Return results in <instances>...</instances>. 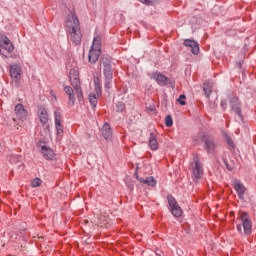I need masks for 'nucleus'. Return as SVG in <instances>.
Instances as JSON below:
<instances>
[{"label": "nucleus", "instance_id": "393cba45", "mask_svg": "<svg viewBox=\"0 0 256 256\" xmlns=\"http://www.w3.org/2000/svg\"><path fill=\"white\" fill-rule=\"evenodd\" d=\"M101 35H97L96 37H94L93 39V44H92V49H101Z\"/></svg>", "mask_w": 256, "mask_h": 256}, {"label": "nucleus", "instance_id": "4468645a", "mask_svg": "<svg viewBox=\"0 0 256 256\" xmlns=\"http://www.w3.org/2000/svg\"><path fill=\"white\" fill-rule=\"evenodd\" d=\"M234 189L238 194L239 199H245V191H247V188H245V185H243V183H241L239 180H235Z\"/></svg>", "mask_w": 256, "mask_h": 256}, {"label": "nucleus", "instance_id": "72a5a7b5", "mask_svg": "<svg viewBox=\"0 0 256 256\" xmlns=\"http://www.w3.org/2000/svg\"><path fill=\"white\" fill-rule=\"evenodd\" d=\"M94 85H95V86L101 85V80L99 79V77L94 78Z\"/></svg>", "mask_w": 256, "mask_h": 256}, {"label": "nucleus", "instance_id": "b1692460", "mask_svg": "<svg viewBox=\"0 0 256 256\" xmlns=\"http://www.w3.org/2000/svg\"><path fill=\"white\" fill-rule=\"evenodd\" d=\"M89 101H90V104L93 107V109H95V107H97V103L99 101V96H97V94H95V93H90Z\"/></svg>", "mask_w": 256, "mask_h": 256}, {"label": "nucleus", "instance_id": "2f4dec72", "mask_svg": "<svg viewBox=\"0 0 256 256\" xmlns=\"http://www.w3.org/2000/svg\"><path fill=\"white\" fill-rule=\"evenodd\" d=\"M223 163L226 169H228V171H233V166L229 165V162H227V159H223Z\"/></svg>", "mask_w": 256, "mask_h": 256}, {"label": "nucleus", "instance_id": "f3484780", "mask_svg": "<svg viewBox=\"0 0 256 256\" xmlns=\"http://www.w3.org/2000/svg\"><path fill=\"white\" fill-rule=\"evenodd\" d=\"M15 114L17 115L18 119H20L21 121H25V119H27V110H25V107L23 106V104H17L15 106Z\"/></svg>", "mask_w": 256, "mask_h": 256}, {"label": "nucleus", "instance_id": "c9c22d12", "mask_svg": "<svg viewBox=\"0 0 256 256\" xmlns=\"http://www.w3.org/2000/svg\"><path fill=\"white\" fill-rule=\"evenodd\" d=\"M141 3H144V5H149L151 3V0H139Z\"/></svg>", "mask_w": 256, "mask_h": 256}, {"label": "nucleus", "instance_id": "6e6552de", "mask_svg": "<svg viewBox=\"0 0 256 256\" xmlns=\"http://www.w3.org/2000/svg\"><path fill=\"white\" fill-rule=\"evenodd\" d=\"M167 201L172 215L174 217H181V215H183V209H181V206H179V203H177L175 197H173L171 194H168Z\"/></svg>", "mask_w": 256, "mask_h": 256}, {"label": "nucleus", "instance_id": "6ab92c4d", "mask_svg": "<svg viewBox=\"0 0 256 256\" xmlns=\"http://www.w3.org/2000/svg\"><path fill=\"white\" fill-rule=\"evenodd\" d=\"M102 136L106 141H111L113 139V130L109 123H105L102 127Z\"/></svg>", "mask_w": 256, "mask_h": 256}, {"label": "nucleus", "instance_id": "f704fd0d", "mask_svg": "<svg viewBox=\"0 0 256 256\" xmlns=\"http://www.w3.org/2000/svg\"><path fill=\"white\" fill-rule=\"evenodd\" d=\"M236 229H237L238 233H243V228H242L241 224H238Z\"/></svg>", "mask_w": 256, "mask_h": 256}, {"label": "nucleus", "instance_id": "9d476101", "mask_svg": "<svg viewBox=\"0 0 256 256\" xmlns=\"http://www.w3.org/2000/svg\"><path fill=\"white\" fill-rule=\"evenodd\" d=\"M54 118H55V127L57 131V135L59 137H63V116L61 115V111L56 110L54 112Z\"/></svg>", "mask_w": 256, "mask_h": 256}, {"label": "nucleus", "instance_id": "a878e982", "mask_svg": "<svg viewBox=\"0 0 256 256\" xmlns=\"http://www.w3.org/2000/svg\"><path fill=\"white\" fill-rule=\"evenodd\" d=\"M224 140L226 141L227 145H229V147H235V142H233V138L229 136V134L224 133Z\"/></svg>", "mask_w": 256, "mask_h": 256}, {"label": "nucleus", "instance_id": "20e7f679", "mask_svg": "<svg viewBox=\"0 0 256 256\" xmlns=\"http://www.w3.org/2000/svg\"><path fill=\"white\" fill-rule=\"evenodd\" d=\"M69 80L75 93L78 97V101L83 99V90L81 89V80L79 79V70L72 68L69 72Z\"/></svg>", "mask_w": 256, "mask_h": 256}, {"label": "nucleus", "instance_id": "a211bd4d", "mask_svg": "<svg viewBox=\"0 0 256 256\" xmlns=\"http://www.w3.org/2000/svg\"><path fill=\"white\" fill-rule=\"evenodd\" d=\"M64 93L68 95V105L73 107L75 105V92L71 86H64Z\"/></svg>", "mask_w": 256, "mask_h": 256}, {"label": "nucleus", "instance_id": "9b49d317", "mask_svg": "<svg viewBox=\"0 0 256 256\" xmlns=\"http://www.w3.org/2000/svg\"><path fill=\"white\" fill-rule=\"evenodd\" d=\"M150 79H154V81H156L160 87H165V85L169 84V78L161 74L159 71L153 72L150 76Z\"/></svg>", "mask_w": 256, "mask_h": 256}, {"label": "nucleus", "instance_id": "bb28decb", "mask_svg": "<svg viewBox=\"0 0 256 256\" xmlns=\"http://www.w3.org/2000/svg\"><path fill=\"white\" fill-rule=\"evenodd\" d=\"M116 111H117V113H124V111H125V103L118 102L116 104Z\"/></svg>", "mask_w": 256, "mask_h": 256}, {"label": "nucleus", "instance_id": "39448f33", "mask_svg": "<svg viewBox=\"0 0 256 256\" xmlns=\"http://www.w3.org/2000/svg\"><path fill=\"white\" fill-rule=\"evenodd\" d=\"M15 50V46L13 42L6 35H0V55L9 59L11 57V53Z\"/></svg>", "mask_w": 256, "mask_h": 256}, {"label": "nucleus", "instance_id": "c756f323", "mask_svg": "<svg viewBox=\"0 0 256 256\" xmlns=\"http://www.w3.org/2000/svg\"><path fill=\"white\" fill-rule=\"evenodd\" d=\"M185 99H187V96H185V94H181L177 99V101L178 103H180V105H187V102H185Z\"/></svg>", "mask_w": 256, "mask_h": 256}, {"label": "nucleus", "instance_id": "1a4fd4ad", "mask_svg": "<svg viewBox=\"0 0 256 256\" xmlns=\"http://www.w3.org/2000/svg\"><path fill=\"white\" fill-rule=\"evenodd\" d=\"M230 101V106L232 111L239 117L240 121H243V112L241 110V101H239V97L237 96H232L229 98Z\"/></svg>", "mask_w": 256, "mask_h": 256}, {"label": "nucleus", "instance_id": "412c9836", "mask_svg": "<svg viewBox=\"0 0 256 256\" xmlns=\"http://www.w3.org/2000/svg\"><path fill=\"white\" fill-rule=\"evenodd\" d=\"M149 147L152 151H157V149H159V142L157 141V134H155V132L150 133Z\"/></svg>", "mask_w": 256, "mask_h": 256}, {"label": "nucleus", "instance_id": "cd10ccee", "mask_svg": "<svg viewBox=\"0 0 256 256\" xmlns=\"http://www.w3.org/2000/svg\"><path fill=\"white\" fill-rule=\"evenodd\" d=\"M43 183V181L40 178H34L31 181V187H41V184Z\"/></svg>", "mask_w": 256, "mask_h": 256}, {"label": "nucleus", "instance_id": "c85d7f7f", "mask_svg": "<svg viewBox=\"0 0 256 256\" xmlns=\"http://www.w3.org/2000/svg\"><path fill=\"white\" fill-rule=\"evenodd\" d=\"M165 125L166 127H173V117L171 115L165 117Z\"/></svg>", "mask_w": 256, "mask_h": 256}, {"label": "nucleus", "instance_id": "dca6fc26", "mask_svg": "<svg viewBox=\"0 0 256 256\" xmlns=\"http://www.w3.org/2000/svg\"><path fill=\"white\" fill-rule=\"evenodd\" d=\"M101 56V49L91 48L88 55L89 63H97L99 57Z\"/></svg>", "mask_w": 256, "mask_h": 256}, {"label": "nucleus", "instance_id": "0eeeda50", "mask_svg": "<svg viewBox=\"0 0 256 256\" xmlns=\"http://www.w3.org/2000/svg\"><path fill=\"white\" fill-rule=\"evenodd\" d=\"M242 227L244 229L245 235H251V231L253 229V222H251V216L247 212H240L239 217Z\"/></svg>", "mask_w": 256, "mask_h": 256}, {"label": "nucleus", "instance_id": "7ed1b4c3", "mask_svg": "<svg viewBox=\"0 0 256 256\" xmlns=\"http://www.w3.org/2000/svg\"><path fill=\"white\" fill-rule=\"evenodd\" d=\"M201 141L204 143V149L208 153V155H213L217 150V141H215V137L212 135H207L205 131L199 130L198 138H194V141Z\"/></svg>", "mask_w": 256, "mask_h": 256}, {"label": "nucleus", "instance_id": "7c9ffc66", "mask_svg": "<svg viewBox=\"0 0 256 256\" xmlns=\"http://www.w3.org/2000/svg\"><path fill=\"white\" fill-rule=\"evenodd\" d=\"M101 93V84H96L94 95H96L97 97H101Z\"/></svg>", "mask_w": 256, "mask_h": 256}, {"label": "nucleus", "instance_id": "f257e3e1", "mask_svg": "<svg viewBox=\"0 0 256 256\" xmlns=\"http://www.w3.org/2000/svg\"><path fill=\"white\" fill-rule=\"evenodd\" d=\"M65 27L68 43L74 46L81 45L83 34H81V24L75 12H70L67 15Z\"/></svg>", "mask_w": 256, "mask_h": 256}, {"label": "nucleus", "instance_id": "f03ea898", "mask_svg": "<svg viewBox=\"0 0 256 256\" xmlns=\"http://www.w3.org/2000/svg\"><path fill=\"white\" fill-rule=\"evenodd\" d=\"M113 58L111 56H102L101 64L103 66L104 85L106 89H111L113 85V66L111 65Z\"/></svg>", "mask_w": 256, "mask_h": 256}, {"label": "nucleus", "instance_id": "5701e85b", "mask_svg": "<svg viewBox=\"0 0 256 256\" xmlns=\"http://www.w3.org/2000/svg\"><path fill=\"white\" fill-rule=\"evenodd\" d=\"M203 91L205 93V97L209 99V97H211V93H213V84L210 82H205L203 84Z\"/></svg>", "mask_w": 256, "mask_h": 256}, {"label": "nucleus", "instance_id": "f8f14e48", "mask_svg": "<svg viewBox=\"0 0 256 256\" xmlns=\"http://www.w3.org/2000/svg\"><path fill=\"white\" fill-rule=\"evenodd\" d=\"M183 45L185 47H189L193 55H199V43H197L196 41L191 39H186L184 40Z\"/></svg>", "mask_w": 256, "mask_h": 256}, {"label": "nucleus", "instance_id": "4be33fe9", "mask_svg": "<svg viewBox=\"0 0 256 256\" xmlns=\"http://www.w3.org/2000/svg\"><path fill=\"white\" fill-rule=\"evenodd\" d=\"M41 149L44 159H47L48 161H53V157L55 155L53 153V150L47 148V146H42Z\"/></svg>", "mask_w": 256, "mask_h": 256}, {"label": "nucleus", "instance_id": "473e14b6", "mask_svg": "<svg viewBox=\"0 0 256 256\" xmlns=\"http://www.w3.org/2000/svg\"><path fill=\"white\" fill-rule=\"evenodd\" d=\"M220 107H222L223 111H227V100H221Z\"/></svg>", "mask_w": 256, "mask_h": 256}, {"label": "nucleus", "instance_id": "aec40b11", "mask_svg": "<svg viewBox=\"0 0 256 256\" xmlns=\"http://www.w3.org/2000/svg\"><path fill=\"white\" fill-rule=\"evenodd\" d=\"M136 178L140 183H143L144 185H148V187H155L157 185V180L153 177H146V178H139V175H137V172L135 173Z\"/></svg>", "mask_w": 256, "mask_h": 256}, {"label": "nucleus", "instance_id": "423d86ee", "mask_svg": "<svg viewBox=\"0 0 256 256\" xmlns=\"http://www.w3.org/2000/svg\"><path fill=\"white\" fill-rule=\"evenodd\" d=\"M190 166L192 171V177H194L195 179H201V177H203V173H205V170L203 169V163H201L199 155L194 154L193 162H191Z\"/></svg>", "mask_w": 256, "mask_h": 256}, {"label": "nucleus", "instance_id": "2eb2a0df", "mask_svg": "<svg viewBox=\"0 0 256 256\" xmlns=\"http://www.w3.org/2000/svg\"><path fill=\"white\" fill-rule=\"evenodd\" d=\"M37 113L40 123H42V125H46V123L49 122V113L47 112V109H45L43 106H40L38 107Z\"/></svg>", "mask_w": 256, "mask_h": 256}, {"label": "nucleus", "instance_id": "ddd939ff", "mask_svg": "<svg viewBox=\"0 0 256 256\" xmlns=\"http://www.w3.org/2000/svg\"><path fill=\"white\" fill-rule=\"evenodd\" d=\"M10 76L15 81V83H19L21 80V67L17 65L10 66Z\"/></svg>", "mask_w": 256, "mask_h": 256}]
</instances>
